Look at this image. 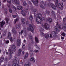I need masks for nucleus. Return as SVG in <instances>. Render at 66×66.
Returning a JSON list of instances; mask_svg holds the SVG:
<instances>
[{
	"label": "nucleus",
	"instance_id": "nucleus-40",
	"mask_svg": "<svg viewBox=\"0 0 66 66\" xmlns=\"http://www.w3.org/2000/svg\"><path fill=\"white\" fill-rule=\"evenodd\" d=\"M6 42H5V43H6V44H9V43H10V42L9 41V40H6L5 41Z\"/></svg>",
	"mask_w": 66,
	"mask_h": 66
},
{
	"label": "nucleus",
	"instance_id": "nucleus-33",
	"mask_svg": "<svg viewBox=\"0 0 66 66\" xmlns=\"http://www.w3.org/2000/svg\"><path fill=\"white\" fill-rule=\"evenodd\" d=\"M29 55V54L28 53H26V55L24 57V59H27L28 57V55Z\"/></svg>",
	"mask_w": 66,
	"mask_h": 66
},
{
	"label": "nucleus",
	"instance_id": "nucleus-59",
	"mask_svg": "<svg viewBox=\"0 0 66 66\" xmlns=\"http://www.w3.org/2000/svg\"><path fill=\"white\" fill-rule=\"evenodd\" d=\"M54 0H50V1H54Z\"/></svg>",
	"mask_w": 66,
	"mask_h": 66
},
{
	"label": "nucleus",
	"instance_id": "nucleus-35",
	"mask_svg": "<svg viewBox=\"0 0 66 66\" xmlns=\"http://www.w3.org/2000/svg\"><path fill=\"white\" fill-rule=\"evenodd\" d=\"M13 8V9H14V10L15 11H16V7H15L14 6H11Z\"/></svg>",
	"mask_w": 66,
	"mask_h": 66
},
{
	"label": "nucleus",
	"instance_id": "nucleus-64",
	"mask_svg": "<svg viewBox=\"0 0 66 66\" xmlns=\"http://www.w3.org/2000/svg\"><path fill=\"white\" fill-rule=\"evenodd\" d=\"M21 64H23V62H21Z\"/></svg>",
	"mask_w": 66,
	"mask_h": 66
},
{
	"label": "nucleus",
	"instance_id": "nucleus-7",
	"mask_svg": "<svg viewBox=\"0 0 66 66\" xmlns=\"http://www.w3.org/2000/svg\"><path fill=\"white\" fill-rule=\"evenodd\" d=\"M28 28V30L32 32V33H34V28H33V27H32V25L31 24H29Z\"/></svg>",
	"mask_w": 66,
	"mask_h": 66
},
{
	"label": "nucleus",
	"instance_id": "nucleus-63",
	"mask_svg": "<svg viewBox=\"0 0 66 66\" xmlns=\"http://www.w3.org/2000/svg\"><path fill=\"white\" fill-rule=\"evenodd\" d=\"M36 12H37V11H35V14H36V13H35Z\"/></svg>",
	"mask_w": 66,
	"mask_h": 66
},
{
	"label": "nucleus",
	"instance_id": "nucleus-53",
	"mask_svg": "<svg viewBox=\"0 0 66 66\" xmlns=\"http://www.w3.org/2000/svg\"><path fill=\"white\" fill-rule=\"evenodd\" d=\"M49 13H50L49 11H47V12L46 13H47V14H49Z\"/></svg>",
	"mask_w": 66,
	"mask_h": 66
},
{
	"label": "nucleus",
	"instance_id": "nucleus-23",
	"mask_svg": "<svg viewBox=\"0 0 66 66\" xmlns=\"http://www.w3.org/2000/svg\"><path fill=\"white\" fill-rule=\"evenodd\" d=\"M31 64L30 63L28 62V64L27 63H25L24 65V66H30Z\"/></svg>",
	"mask_w": 66,
	"mask_h": 66
},
{
	"label": "nucleus",
	"instance_id": "nucleus-58",
	"mask_svg": "<svg viewBox=\"0 0 66 66\" xmlns=\"http://www.w3.org/2000/svg\"><path fill=\"white\" fill-rule=\"evenodd\" d=\"M8 7H10V5L9 6L8 5Z\"/></svg>",
	"mask_w": 66,
	"mask_h": 66
},
{
	"label": "nucleus",
	"instance_id": "nucleus-14",
	"mask_svg": "<svg viewBox=\"0 0 66 66\" xmlns=\"http://www.w3.org/2000/svg\"><path fill=\"white\" fill-rule=\"evenodd\" d=\"M30 52V56L32 57L33 56V54H34V52L32 50L29 51Z\"/></svg>",
	"mask_w": 66,
	"mask_h": 66
},
{
	"label": "nucleus",
	"instance_id": "nucleus-30",
	"mask_svg": "<svg viewBox=\"0 0 66 66\" xmlns=\"http://www.w3.org/2000/svg\"><path fill=\"white\" fill-rule=\"evenodd\" d=\"M61 35L63 36H65V35H66V34H65L64 32L62 31L61 32Z\"/></svg>",
	"mask_w": 66,
	"mask_h": 66
},
{
	"label": "nucleus",
	"instance_id": "nucleus-56",
	"mask_svg": "<svg viewBox=\"0 0 66 66\" xmlns=\"http://www.w3.org/2000/svg\"><path fill=\"white\" fill-rule=\"evenodd\" d=\"M48 21L50 22V19L49 18L47 19Z\"/></svg>",
	"mask_w": 66,
	"mask_h": 66
},
{
	"label": "nucleus",
	"instance_id": "nucleus-36",
	"mask_svg": "<svg viewBox=\"0 0 66 66\" xmlns=\"http://www.w3.org/2000/svg\"><path fill=\"white\" fill-rule=\"evenodd\" d=\"M6 31H5L4 32H3L2 35H3V36H5V34H6Z\"/></svg>",
	"mask_w": 66,
	"mask_h": 66
},
{
	"label": "nucleus",
	"instance_id": "nucleus-16",
	"mask_svg": "<svg viewBox=\"0 0 66 66\" xmlns=\"http://www.w3.org/2000/svg\"><path fill=\"white\" fill-rule=\"evenodd\" d=\"M30 61H31V62H32L33 63H35V58L33 57H31L30 59Z\"/></svg>",
	"mask_w": 66,
	"mask_h": 66
},
{
	"label": "nucleus",
	"instance_id": "nucleus-49",
	"mask_svg": "<svg viewBox=\"0 0 66 66\" xmlns=\"http://www.w3.org/2000/svg\"><path fill=\"white\" fill-rule=\"evenodd\" d=\"M29 4H30V5H32V4L31 3V2H29Z\"/></svg>",
	"mask_w": 66,
	"mask_h": 66
},
{
	"label": "nucleus",
	"instance_id": "nucleus-21",
	"mask_svg": "<svg viewBox=\"0 0 66 66\" xmlns=\"http://www.w3.org/2000/svg\"><path fill=\"white\" fill-rule=\"evenodd\" d=\"M1 26V27H3V25H4L5 24V22H3V21H2L1 22H0Z\"/></svg>",
	"mask_w": 66,
	"mask_h": 66
},
{
	"label": "nucleus",
	"instance_id": "nucleus-39",
	"mask_svg": "<svg viewBox=\"0 0 66 66\" xmlns=\"http://www.w3.org/2000/svg\"><path fill=\"white\" fill-rule=\"evenodd\" d=\"M21 50H19L18 51V52H19V54H21Z\"/></svg>",
	"mask_w": 66,
	"mask_h": 66
},
{
	"label": "nucleus",
	"instance_id": "nucleus-3",
	"mask_svg": "<svg viewBox=\"0 0 66 66\" xmlns=\"http://www.w3.org/2000/svg\"><path fill=\"white\" fill-rule=\"evenodd\" d=\"M14 63L13 64V66H16V65L18 66H19V61L17 60V58L15 57L13 59Z\"/></svg>",
	"mask_w": 66,
	"mask_h": 66
},
{
	"label": "nucleus",
	"instance_id": "nucleus-8",
	"mask_svg": "<svg viewBox=\"0 0 66 66\" xmlns=\"http://www.w3.org/2000/svg\"><path fill=\"white\" fill-rule=\"evenodd\" d=\"M29 11V10L28 9H26L24 11V10H22L21 11L22 14L23 16H25L26 15V14H25V13H28V11Z\"/></svg>",
	"mask_w": 66,
	"mask_h": 66
},
{
	"label": "nucleus",
	"instance_id": "nucleus-22",
	"mask_svg": "<svg viewBox=\"0 0 66 66\" xmlns=\"http://www.w3.org/2000/svg\"><path fill=\"white\" fill-rule=\"evenodd\" d=\"M35 40L36 43H38L39 41H38V39L37 38V36L35 37Z\"/></svg>",
	"mask_w": 66,
	"mask_h": 66
},
{
	"label": "nucleus",
	"instance_id": "nucleus-24",
	"mask_svg": "<svg viewBox=\"0 0 66 66\" xmlns=\"http://www.w3.org/2000/svg\"><path fill=\"white\" fill-rule=\"evenodd\" d=\"M7 1V2L9 4H10L11 3V0H4L3 1L4 2H5L6 1Z\"/></svg>",
	"mask_w": 66,
	"mask_h": 66
},
{
	"label": "nucleus",
	"instance_id": "nucleus-46",
	"mask_svg": "<svg viewBox=\"0 0 66 66\" xmlns=\"http://www.w3.org/2000/svg\"><path fill=\"white\" fill-rule=\"evenodd\" d=\"M41 7H42V8L43 9H45V7H43V5H42L41 6Z\"/></svg>",
	"mask_w": 66,
	"mask_h": 66
},
{
	"label": "nucleus",
	"instance_id": "nucleus-20",
	"mask_svg": "<svg viewBox=\"0 0 66 66\" xmlns=\"http://www.w3.org/2000/svg\"><path fill=\"white\" fill-rule=\"evenodd\" d=\"M32 1L33 2V3H34V4L35 5V3L37 4L38 3V0H35V2L34 1V0H32Z\"/></svg>",
	"mask_w": 66,
	"mask_h": 66
},
{
	"label": "nucleus",
	"instance_id": "nucleus-55",
	"mask_svg": "<svg viewBox=\"0 0 66 66\" xmlns=\"http://www.w3.org/2000/svg\"><path fill=\"white\" fill-rule=\"evenodd\" d=\"M30 38H32V37L31 36H30Z\"/></svg>",
	"mask_w": 66,
	"mask_h": 66
},
{
	"label": "nucleus",
	"instance_id": "nucleus-17",
	"mask_svg": "<svg viewBox=\"0 0 66 66\" xmlns=\"http://www.w3.org/2000/svg\"><path fill=\"white\" fill-rule=\"evenodd\" d=\"M17 9L18 10H21L22 9V7L21 6H17Z\"/></svg>",
	"mask_w": 66,
	"mask_h": 66
},
{
	"label": "nucleus",
	"instance_id": "nucleus-4",
	"mask_svg": "<svg viewBox=\"0 0 66 66\" xmlns=\"http://www.w3.org/2000/svg\"><path fill=\"white\" fill-rule=\"evenodd\" d=\"M56 26H57V27H55L54 28V29H55V31L56 32H59L60 31V29H61V27L60 26V25H58V22H57V24H56Z\"/></svg>",
	"mask_w": 66,
	"mask_h": 66
},
{
	"label": "nucleus",
	"instance_id": "nucleus-13",
	"mask_svg": "<svg viewBox=\"0 0 66 66\" xmlns=\"http://www.w3.org/2000/svg\"><path fill=\"white\" fill-rule=\"evenodd\" d=\"M50 6L52 8V9H54V10H55L56 9V6L53 5L52 3H51L50 4Z\"/></svg>",
	"mask_w": 66,
	"mask_h": 66
},
{
	"label": "nucleus",
	"instance_id": "nucleus-1",
	"mask_svg": "<svg viewBox=\"0 0 66 66\" xmlns=\"http://www.w3.org/2000/svg\"><path fill=\"white\" fill-rule=\"evenodd\" d=\"M16 49V48L15 47V45H12L11 47H10V49L9 50V51L10 52V55L9 57L10 60L12 58V55L11 54L13 53V51H12V50L13 51V52H15Z\"/></svg>",
	"mask_w": 66,
	"mask_h": 66
},
{
	"label": "nucleus",
	"instance_id": "nucleus-50",
	"mask_svg": "<svg viewBox=\"0 0 66 66\" xmlns=\"http://www.w3.org/2000/svg\"><path fill=\"white\" fill-rule=\"evenodd\" d=\"M25 45H26L25 44H23V46H22V48H23V47H24V46H25Z\"/></svg>",
	"mask_w": 66,
	"mask_h": 66
},
{
	"label": "nucleus",
	"instance_id": "nucleus-11",
	"mask_svg": "<svg viewBox=\"0 0 66 66\" xmlns=\"http://www.w3.org/2000/svg\"><path fill=\"white\" fill-rule=\"evenodd\" d=\"M12 1L13 3H15V4L17 5H19L20 3H19V0H12Z\"/></svg>",
	"mask_w": 66,
	"mask_h": 66
},
{
	"label": "nucleus",
	"instance_id": "nucleus-45",
	"mask_svg": "<svg viewBox=\"0 0 66 66\" xmlns=\"http://www.w3.org/2000/svg\"><path fill=\"white\" fill-rule=\"evenodd\" d=\"M34 51L35 52H38V51L36 50H34Z\"/></svg>",
	"mask_w": 66,
	"mask_h": 66
},
{
	"label": "nucleus",
	"instance_id": "nucleus-25",
	"mask_svg": "<svg viewBox=\"0 0 66 66\" xmlns=\"http://www.w3.org/2000/svg\"><path fill=\"white\" fill-rule=\"evenodd\" d=\"M12 31L13 34L15 33V29L13 27L12 28Z\"/></svg>",
	"mask_w": 66,
	"mask_h": 66
},
{
	"label": "nucleus",
	"instance_id": "nucleus-42",
	"mask_svg": "<svg viewBox=\"0 0 66 66\" xmlns=\"http://www.w3.org/2000/svg\"><path fill=\"white\" fill-rule=\"evenodd\" d=\"M5 20H6V22L7 23H8V21H9V19L8 18H6Z\"/></svg>",
	"mask_w": 66,
	"mask_h": 66
},
{
	"label": "nucleus",
	"instance_id": "nucleus-41",
	"mask_svg": "<svg viewBox=\"0 0 66 66\" xmlns=\"http://www.w3.org/2000/svg\"><path fill=\"white\" fill-rule=\"evenodd\" d=\"M9 11L11 13L12 12V9H9Z\"/></svg>",
	"mask_w": 66,
	"mask_h": 66
},
{
	"label": "nucleus",
	"instance_id": "nucleus-44",
	"mask_svg": "<svg viewBox=\"0 0 66 66\" xmlns=\"http://www.w3.org/2000/svg\"><path fill=\"white\" fill-rule=\"evenodd\" d=\"M66 20V18H64L63 19V22H65V21Z\"/></svg>",
	"mask_w": 66,
	"mask_h": 66
},
{
	"label": "nucleus",
	"instance_id": "nucleus-9",
	"mask_svg": "<svg viewBox=\"0 0 66 66\" xmlns=\"http://www.w3.org/2000/svg\"><path fill=\"white\" fill-rule=\"evenodd\" d=\"M63 4L62 3H60L58 5V7L60 10H62L63 9Z\"/></svg>",
	"mask_w": 66,
	"mask_h": 66
},
{
	"label": "nucleus",
	"instance_id": "nucleus-31",
	"mask_svg": "<svg viewBox=\"0 0 66 66\" xmlns=\"http://www.w3.org/2000/svg\"><path fill=\"white\" fill-rule=\"evenodd\" d=\"M4 59V58L3 57H1L0 58V61L1 62H2L3 61Z\"/></svg>",
	"mask_w": 66,
	"mask_h": 66
},
{
	"label": "nucleus",
	"instance_id": "nucleus-52",
	"mask_svg": "<svg viewBox=\"0 0 66 66\" xmlns=\"http://www.w3.org/2000/svg\"><path fill=\"white\" fill-rule=\"evenodd\" d=\"M61 38L62 39H64V38L63 37H61Z\"/></svg>",
	"mask_w": 66,
	"mask_h": 66
},
{
	"label": "nucleus",
	"instance_id": "nucleus-29",
	"mask_svg": "<svg viewBox=\"0 0 66 66\" xmlns=\"http://www.w3.org/2000/svg\"><path fill=\"white\" fill-rule=\"evenodd\" d=\"M29 18L30 20H31V21L32 20V19H33V17L32 16V15H31L29 17Z\"/></svg>",
	"mask_w": 66,
	"mask_h": 66
},
{
	"label": "nucleus",
	"instance_id": "nucleus-38",
	"mask_svg": "<svg viewBox=\"0 0 66 66\" xmlns=\"http://www.w3.org/2000/svg\"><path fill=\"white\" fill-rule=\"evenodd\" d=\"M19 19H18V18H17V19H15V20H14V23L15 24L16 23V21H17Z\"/></svg>",
	"mask_w": 66,
	"mask_h": 66
},
{
	"label": "nucleus",
	"instance_id": "nucleus-6",
	"mask_svg": "<svg viewBox=\"0 0 66 66\" xmlns=\"http://www.w3.org/2000/svg\"><path fill=\"white\" fill-rule=\"evenodd\" d=\"M42 26L44 28H45L46 30H49V25L47 23H45L44 24H42Z\"/></svg>",
	"mask_w": 66,
	"mask_h": 66
},
{
	"label": "nucleus",
	"instance_id": "nucleus-26",
	"mask_svg": "<svg viewBox=\"0 0 66 66\" xmlns=\"http://www.w3.org/2000/svg\"><path fill=\"white\" fill-rule=\"evenodd\" d=\"M19 27H20V25L19 24H17L16 25V29H19Z\"/></svg>",
	"mask_w": 66,
	"mask_h": 66
},
{
	"label": "nucleus",
	"instance_id": "nucleus-32",
	"mask_svg": "<svg viewBox=\"0 0 66 66\" xmlns=\"http://www.w3.org/2000/svg\"><path fill=\"white\" fill-rule=\"evenodd\" d=\"M59 0H56V1H54L56 4H58V3H59Z\"/></svg>",
	"mask_w": 66,
	"mask_h": 66
},
{
	"label": "nucleus",
	"instance_id": "nucleus-10",
	"mask_svg": "<svg viewBox=\"0 0 66 66\" xmlns=\"http://www.w3.org/2000/svg\"><path fill=\"white\" fill-rule=\"evenodd\" d=\"M44 31V29H42V28H40V36L42 37H45V34H44L43 32H43Z\"/></svg>",
	"mask_w": 66,
	"mask_h": 66
},
{
	"label": "nucleus",
	"instance_id": "nucleus-37",
	"mask_svg": "<svg viewBox=\"0 0 66 66\" xmlns=\"http://www.w3.org/2000/svg\"><path fill=\"white\" fill-rule=\"evenodd\" d=\"M23 6H26V5H27V3H26V2H24L23 3Z\"/></svg>",
	"mask_w": 66,
	"mask_h": 66
},
{
	"label": "nucleus",
	"instance_id": "nucleus-15",
	"mask_svg": "<svg viewBox=\"0 0 66 66\" xmlns=\"http://www.w3.org/2000/svg\"><path fill=\"white\" fill-rule=\"evenodd\" d=\"M50 12H51V13H52V14L55 17V19H56V17H55V12H54L53 11V10H50Z\"/></svg>",
	"mask_w": 66,
	"mask_h": 66
},
{
	"label": "nucleus",
	"instance_id": "nucleus-48",
	"mask_svg": "<svg viewBox=\"0 0 66 66\" xmlns=\"http://www.w3.org/2000/svg\"><path fill=\"white\" fill-rule=\"evenodd\" d=\"M35 47L37 48V49H38V46H37V45H36L35 46Z\"/></svg>",
	"mask_w": 66,
	"mask_h": 66
},
{
	"label": "nucleus",
	"instance_id": "nucleus-60",
	"mask_svg": "<svg viewBox=\"0 0 66 66\" xmlns=\"http://www.w3.org/2000/svg\"><path fill=\"white\" fill-rule=\"evenodd\" d=\"M23 41H24V43H25V42H26V40H24Z\"/></svg>",
	"mask_w": 66,
	"mask_h": 66
},
{
	"label": "nucleus",
	"instance_id": "nucleus-28",
	"mask_svg": "<svg viewBox=\"0 0 66 66\" xmlns=\"http://www.w3.org/2000/svg\"><path fill=\"white\" fill-rule=\"evenodd\" d=\"M22 23H23V24H24L25 23V19H22Z\"/></svg>",
	"mask_w": 66,
	"mask_h": 66
},
{
	"label": "nucleus",
	"instance_id": "nucleus-19",
	"mask_svg": "<svg viewBox=\"0 0 66 66\" xmlns=\"http://www.w3.org/2000/svg\"><path fill=\"white\" fill-rule=\"evenodd\" d=\"M45 36L46 39H48V38H49V34H45Z\"/></svg>",
	"mask_w": 66,
	"mask_h": 66
},
{
	"label": "nucleus",
	"instance_id": "nucleus-57",
	"mask_svg": "<svg viewBox=\"0 0 66 66\" xmlns=\"http://www.w3.org/2000/svg\"><path fill=\"white\" fill-rule=\"evenodd\" d=\"M62 1H63V2H65V1H66V0H62Z\"/></svg>",
	"mask_w": 66,
	"mask_h": 66
},
{
	"label": "nucleus",
	"instance_id": "nucleus-12",
	"mask_svg": "<svg viewBox=\"0 0 66 66\" xmlns=\"http://www.w3.org/2000/svg\"><path fill=\"white\" fill-rule=\"evenodd\" d=\"M11 33L10 32H9V36H8V38H9L10 41L11 42H12L13 41V39H12V37H11Z\"/></svg>",
	"mask_w": 66,
	"mask_h": 66
},
{
	"label": "nucleus",
	"instance_id": "nucleus-27",
	"mask_svg": "<svg viewBox=\"0 0 66 66\" xmlns=\"http://www.w3.org/2000/svg\"><path fill=\"white\" fill-rule=\"evenodd\" d=\"M62 29L64 31H66V27L65 25H63L62 27Z\"/></svg>",
	"mask_w": 66,
	"mask_h": 66
},
{
	"label": "nucleus",
	"instance_id": "nucleus-2",
	"mask_svg": "<svg viewBox=\"0 0 66 66\" xmlns=\"http://www.w3.org/2000/svg\"><path fill=\"white\" fill-rule=\"evenodd\" d=\"M42 16V14H39L38 15V16L37 17L36 21L38 24H40L42 23V21L40 19V17Z\"/></svg>",
	"mask_w": 66,
	"mask_h": 66
},
{
	"label": "nucleus",
	"instance_id": "nucleus-43",
	"mask_svg": "<svg viewBox=\"0 0 66 66\" xmlns=\"http://www.w3.org/2000/svg\"><path fill=\"white\" fill-rule=\"evenodd\" d=\"M23 33V30H22L21 31V32L20 33H20H19V34H21H21H22V33Z\"/></svg>",
	"mask_w": 66,
	"mask_h": 66
},
{
	"label": "nucleus",
	"instance_id": "nucleus-34",
	"mask_svg": "<svg viewBox=\"0 0 66 66\" xmlns=\"http://www.w3.org/2000/svg\"><path fill=\"white\" fill-rule=\"evenodd\" d=\"M40 19L41 20H42V21H45V18L44 17H42Z\"/></svg>",
	"mask_w": 66,
	"mask_h": 66
},
{
	"label": "nucleus",
	"instance_id": "nucleus-5",
	"mask_svg": "<svg viewBox=\"0 0 66 66\" xmlns=\"http://www.w3.org/2000/svg\"><path fill=\"white\" fill-rule=\"evenodd\" d=\"M57 34V32L55 31H53L51 32V34L50 35V38H52V35H53V38H55V37H57V36L56 35Z\"/></svg>",
	"mask_w": 66,
	"mask_h": 66
},
{
	"label": "nucleus",
	"instance_id": "nucleus-61",
	"mask_svg": "<svg viewBox=\"0 0 66 66\" xmlns=\"http://www.w3.org/2000/svg\"><path fill=\"white\" fill-rule=\"evenodd\" d=\"M6 54H8V53L7 52H6Z\"/></svg>",
	"mask_w": 66,
	"mask_h": 66
},
{
	"label": "nucleus",
	"instance_id": "nucleus-51",
	"mask_svg": "<svg viewBox=\"0 0 66 66\" xmlns=\"http://www.w3.org/2000/svg\"><path fill=\"white\" fill-rule=\"evenodd\" d=\"M13 18H15L16 17V16L15 15H13Z\"/></svg>",
	"mask_w": 66,
	"mask_h": 66
},
{
	"label": "nucleus",
	"instance_id": "nucleus-18",
	"mask_svg": "<svg viewBox=\"0 0 66 66\" xmlns=\"http://www.w3.org/2000/svg\"><path fill=\"white\" fill-rule=\"evenodd\" d=\"M18 46H19L20 45V39L19 38L17 40Z\"/></svg>",
	"mask_w": 66,
	"mask_h": 66
},
{
	"label": "nucleus",
	"instance_id": "nucleus-54",
	"mask_svg": "<svg viewBox=\"0 0 66 66\" xmlns=\"http://www.w3.org/2000/svg\"><path fill=\"white\" fill-rule=\"evenodd\" d=\"M24 52L23 51L22 52V54H24Z\"/></svg>",
	"mask_w": 66,
	"mask_h": 66
},
{
	"label": "nucleus",
	"instance_id": "nucleus-62",
	"mask_svg": "<svg viewBox=\"0 0 66 66\" xmlns=\"http://www.w3.org/2000/svg\"><path fill=\"white\" fill-rule=\"evenodd\" d=\"M2 36H1V38H2Z\"/></svg>",
	"mask_w": 66,
	"mask_h": 66
},
{
	"label": "nucleus",
	"instance_id": "nucleus-47",
	"mask_svg": "<svg viewBox=\"0 0 66 66\" xmlns=\"http://www.w3.org/2000/svg\"><path fill=\"white\" fill-rule=\"evenodd\" d=\"M52 20L51 18L50 19V22H52Z\"/></svg>",
	"mask_w": 66,
	"mask_h": 66
}]
</instances>
